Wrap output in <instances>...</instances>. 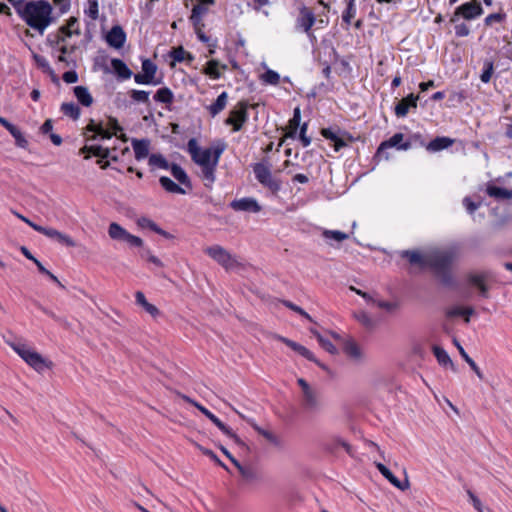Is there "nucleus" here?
Wrapping results in <instances>:
<instances>
[{
    "mask_svg": "<svg viewBox=\"0 0 512 512\" xmlns=\"http://www.w3.org/2000/svg\"><path fill=\"white\" fill-rule=\"evenodd\" d=\"M343 351L350 359L354 361H361L364 357L360 346L354 340H347L344 343Z\"/></svg>",
    "mask_w": 512,
    "mask_h": 512,
    "instance_id": "6ab92c4d",
    "label": "nucleus"
},
{
    "mask_svg": "<svg viewBox=\"0 0 512 512\" xmlns=\"http://www.w3.org/2000/svg\"><path fill=\"white\" fill-rule=\"evenodd\" d=\"M129 94L135 102L149 103V92L147 91L132 89Z\"/></svg>",
    "mask_w": 512,
    "mask_h": 512,
    "instance_id": "603ef678",
    "label": "nucleus"
},
{
    "mask_svg": "<svg viewBox=\"0 0 512 512\" xmlns=\"http://www.w3.org/2000/svg\"><path fill=\"white\" fill-rule=\"evenodd\" d=\"M253 172L257 181L261 183L271 173V170L269 165L259 162L253 165Z\"/></svg>",
    "mask_w": 512,
    "mask_h": 512,
    "instance_id": "58836bf2",
    "label": "nucleus"
},
{
    "mask_svg": "<svg viewBox=\"0 0 512 512\" xmlns=\"http://www.w3.org/2000/svg\"><path fill=\"white\" fill-rule=\"evenodd\" d=\"M378 471L395 487L404 491L409 487V482L405 479L400 481L384 464L375 462Z\"/></svg>",
    "mask_w": 512,
    "mask_h": 512,
    "instance_id": "dca6fc26",
    "label": "nucleus"
},
{
    "mask_svg": "<svg viewBox=\"0 0 512 512\" xmlns=\"http://www.w3.org/2000/svg\"><path fill=\"white\" fill-rule=\"evenodd\" d=\"M61 111L73 120H77L80 117V108L73 102L63 103Z\"/></svg>",
    "mask_w": 512,
    "mask_h": 512,
    "instance_id": "a19ab883",
    "label": "nucleus"
},
{
    "mask_svg": "<svg viewBox=\"0 0 512 512\" xmlns=\"http://www.w3.org/2000/svg\"><path fill=\"white\" fill-rule=\"evenodd\" d=\"M303 406L308 411H316L320 408L318 394L314 389L303 393Z\"/></svg>",
    "mask_w": 512,
    "mask_h": 512,
    "instance_id": "aec40b11",
    "label": "nucleus"
},
{
    "mask_svg": "<svg viewBox=\"0 0 512 512\" xmlns=\"http://www.w3.org/2000/svg\"><path fill=\"white\" fill-rule=\"evenodd\" d=\"M13 5L22 20L41 35L54 22L52 5L46 0L28 2L20 0Z\"/></svg>",
    "mask_w": 512,
    "mask_h": 512,
    "instance_id": "f257e3e1",
    "label": "nucleus"
},
{
    "mask_svg": "<svg viewBox=\"0 0 512 512\" xmlns=\"http://www.w3.org/2000/svg\"><path fill=\"white\" fill-rule=\"evenodd\" d=\"M400 255L402 258L407 259L412 265H417L420 268L427 267L428 255H423L415 250H404Z\"/></svg>",
    "mask_w": 512,
    "mask_h": 512,
    "instance_id": "f3484780",
    "label": "nucleus"
},
{
    "mask_svg": "<svg viewBox=\"0 0 512 512\" xmlns=\"http://www.w3.org/2000/svg\"><path fill=\"white\" fill-rule=\"evenodd\" d=\"M85 14L92 20H97L99 17V4L98 0H88Z\"/></svg>",
    "mask_w": 512,
    "mask_h": 512,
    "instance_id": "c03bdc74",
    "label": "nucleus"
},
{
    "mask_svg": "<svg viewBox=\"0 0 512 512\" xmlns=\"http://www.w3.org/2000/svg\"><path fill=\"white\" fill-rule=\"evenodd\" d=\"M132 147L134 150L136 160L140 161L145 159L146 157L149 158L150 141L148 139H133Z\"/></svg>",
    "mask_w": 512,
    "mask_h": 512,
    "instance_id": "a211bd4d",
    "label": "nucleus"
},
{
    "mask_svg": "<svg viewBox=\"0 0 512 512\" xmlns=\"http://www.w3.org/2000/svg\"><path fill=\"white\" fill-rule=\"evenodd\" d=\"M154 100L159 103L170 105L174 101V94L168 87H162L154 94Z\"/></svg>",
    "mask_w": 512,
    "mask_h": 512,
    "instance_id": "2f4dec72",
    "label": "nucleus"
},
{
    "mask_svg": "<svg viewBox=\"0 0 512 512\" xmlns=\"http://www.w3.org/2000/svg\"><path fill=\"white\" fill-rule=\"evenodd\" d=\"M214 2H215L214 0H199L198 4H196L193 7L192 13H194L195 16L196 15L203 16L208 11L207 6L214 4Z\"/></svg>",
    "mask_w": 512,
    "mask_h": 512,
    "instance_id": "3c124183",
    "label": "nucleus"
},
{
    "mask_svg": "<svg viewBox=\"0 0 512 512\" xmlns=\"http://www.w3.org/2000/svg\"><path fill=\"white\" fill-rule=\"evenodd\" d=\"M251 425L260 435H262L270 443H272L276 446H278L280 444L278 437L275 436L272 432L262 429L255 423H251Z\"/></svg>",
    "mask_w": 512,
    "mask_h": 512,
    "instance_id": "09e8293b",
    "label": "nucleus"
},
{
    "mask_svg": "<svg viewBox=\"0 0 512 512\" xmlns=\"http://www.w3.org/2000/svg\"><path fill=\"white\" fill-rule=\"evenodd\" d=\"M106 41L111 47L120 49L125 44L126 33L121 26H113L106 35Z\"/></svg>",
    "mask_w": 512,
    "mask_h": 512,
    "instance_id": "2eb2a0df",
    "label": "nucleus"
},
{
    "mask_svg": "<svg viewBox=\"0 0 512 512\" xmlns=\"http://www.w3.org/2000/svg\"><path fill=\"white\" fill-rule=\"evenodd\" d=\"M356 14V4L354 0H347L346 9L342 13V21L349 26L351 24V20L354 18Z\"/></svg>",
    "mask_w": 512,
    "mask_h": 512,
    "instance_id": "ea45409f",
    "label": "nucleus"
},
{
    "mask_svg": "<svg viewBox=\"0 0 512 512\" xmlns=\"http://www.w3.org/2000/svg\"><path fill=\"white\" fill-rule=\"evenodd\" d=\"M433 354L436 357L438 363L444 367L450 366L453 371H456L455 365L451 360L448 353L439 346L433 347Z\"/></svg>",
    "mask_w": 512,
    "mask_h": 512,
    "instance_id": "c85d7f7f",
    "label": "nucleus"
},
{
    "mask_svg": "<svg viewBox=\"0 0 512 512\" xmlns=\"http://www.w3.org/2000/svg\"><path fill=\"white\" fill-rule=\"evenodd\" d=\"M170 56L176 62H182L185 59L192 61L194 59V57L189 52H186L184 48L181 46L178 48H174L170 52Z\"/></svg>",
    "mask_w": 512,
    "mask_h": 512,
    "instance_id": "37998d69",
    "label": "nucleus"
},
{
    "mask_svg": "<svg viewBox=\"0 0 512 512\" xmlns=\"http://www.w3.org/2000/svg\"><path fill=\"white\" fill-rule=\"evenodd\" d=\"M92 153L94 156L100 157L102 159H106L110 157V150L108 148H104L100 145L94 146H84L80 149V153Z\"/></svg>",
    "mask_w": 512,
    "mask_h": 512,
    "instance_id": "f704fd0d",
    "label": "nucleus"
},
{
    "mask_svg": "<svg viewBox=\"0 0 512 512\" xmlns=\"http://www.w3.org/2000/svg\"><path fill=\"white\" fill-rule=\"evenodd\" d=\"M187 150L194 163L199 165L202 170V178L210 186L215 181L216 167L213 165L212 150L211 148L201 149L195 138H191L187 143Z\"/></svg>",
    "mask_w": 512,
    "mask_h": 512,
    "instance_id": "7ed1b4c3",
    "label": "nucleus"
},
{
    "mask_svg": "<svg viewBox=\"0 0 512 512\" xmlns=\"http://www.w3.org/2000/svg\"><path fill=\"white\" fill-rule=\"evenodd\" d=\"M148 165L151 171H154L155 169L168 170L171 166L168 160L160 153L150 154L148 158Z\"/></svg>",
    "mask_w": 512,
    "mask_h": 512,
    "instance_id": "4be33fe9",
    "label": "nucleus"
},
{
    "mask_svg": "<svg viewBox=\"0 0 512 512\" xmlns=\"http://www.w3.org/2000/svg\"><path fill=\"white\" fill-rule=\"evenodd\" d=\"M356 320L361 323L367 329H372L375 326V322L365 311L355 313Z\"/></svg>",
    "mask_w": 512,
    "mask_h": 512,
    "instance_id": "de8ad7c7",
    "label": "nucleus"
},
{
    "mask_svg": "<svg viewBox=\"0 0 512 512\" xmlns=\"http://www.w3.org/2000/svg\"><path fill=\"white\" fill-rule=\"evenodd\" d=\"M338 446L343 447L348 454H352L351 445L341 438H335L332 444H326L325 449L333 452Z\"/></svg>",
    "mask_w": 512,
    "mask_h": 512,
    "instance_id": "a18cd8bd",
    "label": "nucleus"
},
{
    "mask_svg": "<svg viewBox=\"0 0 512 512\" xmlns=\"http://www.w3.org/2000/svg\"><path fill=\"white\" fill-rule=\"evenodd\" d=\"M135 301L137 305L141 306L152 317L155 318L160 314L159 309L155 305L149 303L141 291H137L135 293Z\"/></svg>",
    "mask_w": 512,
    "mask_h": 512,
    "instance_id": "5701e85b",
    "label": "nucleus"
},
{
    "mask_svg": "<svg viewBox=\"0 0 512 512\" xmlns=\"http://www.w3.org/2000/svg\"><path fill=\"white\" fill-rule=\"evenodd\" d=\"M404 135L402 133H395L388 140L383 141L378 147L377 153L381 154L387 148H397L398 150H408L411 148L410 142H403Z\"/></svg>",
    "mask_w": 512,
    "mask_h": 512,
    "instance_id": "ddd939ff",
    "label": "nucleus"
},
{
    "mask_svg": "<svg viewBox=\"0 0 512 512\" xmlns=\"http://www.w3.org/2000/svg\"><path fill=\"white\" fill-rule=\"evenodd\" d=\"M138 225L142 228H149L150 230L154 231L155 233L162 235L164 237H168L169 234L161 229L154 221H152L149 218L142 217L138 219Z\"/></svg>",
    "mask_w": 512,
    "mask_h": 512,
    "instance_id": "4c0bfd02",
    "label": "nucleus"
},
{
    "mask_svg": "<svg viewBox=\"0 0 512 512\" xmlns=\"http://www.w3.org/2000/svg\"><path fill=\"white\" fill-rule=\"evenodd\" d=\"M321 135L327 140H330L331 142L338 140L339 137L338 133L333 131L331 128H323L321 130Z\"/></svg>",
    "mask_w": 512,
    "mask_h": 512,
    "instance_id": "774afa93",
    "label": "nucleus"
},
{
    "mask_svg": "<svg viewBox=\"0 0 512 512\" xmlns=\"http://www.w3.org/2000/svg\"><path fill=\"white\" fill-rule=\"evenodd\" d=\"M124 242L127 243L131 247H142L143 246V240L140 237L132 235L130 233H128Z\"/></svg>",
    "mask_w": 512,
    "mask_h": 512,
    "instance_id": "0e129e2a",
    "label": "nucleus"
},
{
    "mask_svg": "<svg viewBox=\"0 0 512 512\" xmlns=\"http://www.w3.org/2000/svg\"><path fill=\"white\" fill-rule=\"evenodd\" d=\"M248 120V103L238 102L230 111V116L225 120L226 125H232L234 132L240 131Z\"/></svg>",
    "mask_w": 512,
    "mask_h": 512,
    "instance_id": "6e6552de",
    "label": "nucleus"
},
{
    "mask_svg": "<svg viewBox=\"0 0 512 512\" xmlns=\"http://www.w3.org/2000/svg\"><path fill=\"white\" fill-rule=\"evenodd\" d=\"M283 305L287 308H289L290 310L298 313L299 315L303 316L304 318H306L308 321L310 322H314L313 318L307 313L305 312L301 307L297 306L296 304H294L293 302L289 301V300H283L282 301Z\"/></svg>",
    "mask_w": 512,
    "mask_h": 512,
    "instance_id": "864d4df0",
    "label": "nucleus"
},
{
    "mask_svg": "<svg viewBox=\"0 0 512 512\" xmlns=\"http://www.w3.org/2000/svg\"><path fill=\"white\" fill-rule=\"evenodd\" d=\"M142 71L153 80L157 71V66L151 60L145 59L142 62Z\"/></svg>",
    "mask_w": 512,
    "mask_h": 512,
    "instance_id": "6e6d98bb",
    "label": "nucleus"
},
{
    "mask_svg": "<svg viewBox=\"0 0 512 512\" xmlns=\"http://www.w3.org/2000/svg\"><path fill=\"white\" fill-rule=\"evenodd\" d=\"M417 101H418V96H415L414 94H410L407 97L401 99L395 105V109H394L395 115L398 118L406 117L411 108H413V109L417 108Z\"/></svg>",
    "mask_w": 512,
    "mask_h": 512,
    "instance_id": "4468645a",
    "label": "nucleus"
},
{
    "mask_svg": "<svg viewBox=\"0 0 512 512\" xmlns=\"http://www.w3.org/2000/svg\"><path fill=\"white\" fill-rule=\"evenodd\" d=\"M490 278V272L482 271V272H472L467 275V282L476 287L479 290V293L482 297H489V287L486 282Z\"/></svg>",
    "mask_w": 512,
    "mask_h": 512,
    "instance_id": "9d476101",
    "label": "nucleus"
},
{
    "mask_svg": "<svg viewBox=\"0 0 512 512\" xmlns=\"http://www.w3.org/2000/svg\"><path fill=\"white\" fill-rule=\"evenodd\" d=\"M260 184L268 188L272 193H277L281 189V181L274 178L272 173H270Z\"/></svg>",
    "mask_w": 512,
    "mask_h": 512,
    "instance_id": "79ce46f5",
    "label": "nucleus"
},
{
    "mask_svg": "<svg viewBox=\"0 0 512 512\" xmlns=\"http://www.w3.org/2000/svg\"><path fill=\"white\" fill-rule=\"evenodd\" d=\"M486 193L497 201L512 199V191L495 185H488Z\"/></svg>",
    "mask_w": 512,
    "mask_h": 512,
    "instance_id": "412c9836",
    "label": "nucleus"
},
{
    "mask_svg": "<svg viewBox=\"0 0 512 512\" xmlns=\"http://www.w3.org/2000/svg\"><path fill=\"white\" fill-rule=\"evenodd\" d=\"M494 72V63L491 60H486L484 62L483 71L480 75V79L483 83H488L491 80L492 74Z\"/></svg>",
    "mask_w": 512,
    "mask_h": 512,
    "instance_id": "49530a36",
    "label": "nucleus"
},
{
    "mask_svg": "<svg viewBox=\"0 0 512 512\" xmlns=\"http://www.w3.org/2000/svg\"><path fill=\"white\" fill-rule=\"evenodd\" d=\"M111 66L117 76L121 79L126 80L132 76V71L121 59L113 58L111 60Z\"/></svg>",
    "mask_w": 512,
    "mask_h": 512,
    "instance_id": "393cba45",
    "label": "nucleus"
},
{
    "mask_svg": "<svg viewBox=\"0 0 512 512\" xmlns=\"http://www.w3.org/2000/svg\"><path fill=\"white\" fill-rule=\"evenodd\" d=\"M220 67L222 69L227 68L226 65H220L219 61L212 59L207 62L204 73L212 79H219L221 77Z\"/></svg>",
    "mask_w": 512,
    "mask_h": 512,
    "instance_id": "473e14b6",
    "label": "nucleus"
},
{
    "mask_svg": "<svg viewBox=\"0 0 512 512\" xmlns=\"http://www.w3.org/2000/svg\"><path fill=\"white\" fill-rule=\"evenodd\" d=\"M473 314L474 309L472 307H454L447 312L449 317L463 316L466 323L470 321V316Z\"/></svg>",
    "mask_w": 512,
    "mask_h": 512,
    "instance_id": "e433bc0d",
    "label": "nucleus"
},
{
    "mask_svg": "<svg viewBox=\"0 0 512 512\" xmlns=\"http://www.w3.org/2000/svg\"><path fill=\"white\" fill-rule=\"evenodd\" d=\"M316 22V16L311 8L305 5L298 8V15L295 20L296 31L305 33L309 38H314L312 27Z\"/></svg>",
    "mask_w": 512,
    "mask_h": 512,
    "instance_id": "423d86ee",
    "label": "nucleus"
},
{
    "mask_svg": "<svg viewBox=\"0 0 512 512\" xmlns=\"http://www.w3.org/2000/svg\"><path fill=\"white\" fill-rule=\"evenodd\" d=\"M226 149V144L224 142H220L215 147L211 148L212 150V159H213V165L217 168V165L219 163L220 157L224 150Z\"/></svg>",
    "mask_w": 512,
    "mask_h": 512,
    "instance_id": "4d7b16f0",
    "label": "nucleus"
},
{
    "mask_svg": "<svg viewBox=\"0 0 512 512\" xmlns=\"http://www.w3.org/2000/svg\"><path fill=\"white\" fill-rule=\"evenodd\" d=\"M184 399L193 404L201 413H203L213 424H215L226 436L231 438L236 445L239 447L248 449L246 444L232 431L230 427L224 424L218 417H216L213 413H211L207 408L202 406L201 404L195 402L187 396H184Z\"/></svg>",
    "mask_w": 512,
    "mask_h": 512,
    "instance_id": "39448f33",
    "label": "nucleus"
},
{
    "mask_svg": "<svg viewBox=\"0 0 512 512\" xmlns=\"http://www.w3.org/2000/svg\"><path fill=\"white\" fill-rule=\"evenodd\" d=\"M322 236L327 241L333 240L338 243H340L344 240H347L349 238V234H347V233H344L339 230H328V229L323 230Z\"/></svg>",
    "mask_w": 512,
    "mask_h": 512,
    "instance_id": "c9c22d12",
    "label": "nucleus"
},
{
    "mask_svg": "<svg viewBox=\"0 0 512 512\" xmlns=\"http://www.w3.org/2000/svg\"><path fill=\"white\" fill-rule=\"evenodd\" d=\"M453 343L454 345L457 347L461 357L465 360V362L470 366V368L475 372V374L478 376L479 379H483L484 376H483V373L481 372V370L479 369V367L477 366V364L475 363V361L466 353V351L464 350V348L461 346V344L459 343V341L454 338L453 339Z\"/></svg>",
    "mask_w": 512,
    "mask_h": 512,
    "instance_id": "a878e982",
    "label": "nucleus"
},
{
    "mask_svg": "<svg viewBox=\"0 0 512 512\" xmlns=\"http://www.w3.org/2000/svg\"><path fill=\"white\" fill-rule=\"evenodd\" d=\"M453 144V140L449 137H436L427 145V150L432 152L441 151L447 149Z\"/></svg>",
    "mask_w": 512,
    "mask_h": 512,
    "instance_id": "c756f323",
    "label": "nucleus"
},
{
    "mask_svg": "<svg viewBox=\"0 0 512 512\" xmlns=\"http://www.w3.org/2000/svg\"><path fill=\"white\" fill-rule=\"evenodd\" d=\"M10 347L34 370L42 372L50 367L51 362L42 357L41 354L31 349L22 342H11Z\"/></svg>",
    "mask_w": 512,
    "mask_h": 512,
    "instance_id": "20e7f679",
    "label": "nucleus"
},
{
    "mask_svg": "<svg viewBox=\"0 0 512 512\" xmlns=\"http://www.w3.org/2000/svg\"><path fill=\"white\" fill-rule=\"evenodd\" d=\"M35 264L39 270L40 273L48 276L53 282H55L57 285H59L60 287L64 288V286L62 285V283L58 280V278L53 274L51 273L49 270H47L43 265L42 263L39 261V260H35Z\"/></svg>",
    "mask_w": 512,
    "mask_h": 512,
    "instance_id": "bf43d9fd",
    "label": "nucleus"
},
{
    "mask_svg": "<svg viewBox=\"0 0 512 512\" xmlns=\"http://www.w3.org/2000/svg\"><path fill=\"white\" fill-rule=\"evenodd\" d=\"M172 176L182 185L192 188L191 181L185 170L178 164H171L170 168Z\"/></svg>",
    "mask_w": 512,
    "mask_h": 512,
    "instance_id": "bb28decb",
    "label": "nucleus"
},
{
    "mask_svg": "<svg viewBox=\"0 0 512 512\" xmlns=\"http://www.w3.org/2000/svg\"><path fill=\"white\" fill-rule=\"evenodd\" d=\"M300 118L292 117L289 120V131L286 134V137L294 139L296 137L297 129L300 126Z\"/></svg>",
    "mask_w": 512,
    "mask_h": 512,
    "instance_id": "13d9d810",
    "label": "nucleus"
},
{
    "mask_svg": "<svg viewBox=\"0 0 512 512\" xmlns=\"http://www.w3.org/2000/svg\"><path fill=\"white\" fill-rule=\"evenodd\" d=\"M74 95L77 98L78 102L83 106L89 107L93 103V97L90 94L87 87L84 86H76L74 87Z\"/></svg>",
    "mask_w": 512,
    "mask_h": 512,
    "instance_id": "cd10ccee",
    "label": "nucleus"
},
{
    "mask_svg": "<svg viewBox=\"0 0 512 512\" xmlns=\"http://www.w3.org/2000/svg\"><path fill=\"white\" fill-rule=\"evenodd\" d=\"M55 241L65 245L67 247L76 246L75 241L71 237H69L68 235H66L64 233H61L60 231H59V236H56Z\"/></svg>",
    "mask_w": 512,
    "mask_h": 512,
    "instance_id": "680f3d73",
    "label": "nucleus"
},
{
    "mask_svg": "<svg viewBox=\"0 0 512 512\" xmlns=\"http://www.w3.org/2000/svg\"><path fill=\"white\" fill-rule=\"evenodd\" d=\"M230 207L234 211L252 212L259 213L261 206L256 199L251 197H244L241 199H235L230 203Z\"/></svg>",
    "mask_w": 512,
    "mask_h": 512,
    "instance_id": "f8f14e48",
    "label": "nucleus"
},
{
    "mask_svg": "<svg viewBox=\"0 0 512 512\" xmlns=\"http://www.w3.org/2000/svg\"><path fill=\"white\" fill-rule=\"evenodd\" d=\"M463 205L467 212L472 215L479 208L480 203H475L471 200L470 197H465L463 199Z\"/></svg>",
    "mask_w": 512,
    "mask_h": 512,
    "instance_id": "69168bd1",
    "label": "nucleus"
},
{
    "mask_svg": "<svg viewBox=\"0 0 512 512\" xmlns=\"http://www.w3.org/2000/svg\"><path fill=\"white\" fill-rule=\"evenodd\" d=\"M33 59H34L36 65L39 68H41L44 72L54 75L53 69L51 68L48 60L44 56L39 55V54H34Z\"/></svg>",
    "mask_w": 512,
    "mask_h": 512,
    "instance_id": "8fccbe9b",
    "label": "nucleus"
},
{
    "mask_svg": "<svg viewBox=\"0 0 512 512\" xmlns=\"http://www.w3.org/2000/svg\"><path fill=\"white\" fill-rule=\"evenodd\" d=\"M455 34L457 37H466L469 35L470 33V29L468 27V25H466L465 23H455Z\"/></svg>",
    "mask_w": 512,
    "mask_h": 512,
    "instance_id": "e2e57ef3",
    "label": "nucleus"
},
{
    "mask_svg": "<svg viewBox=\"0 0 512 512\" xmlns=\"http://www.w3.org/2000/svg\"><path fill=\"white\" fill-rule=\"evenodd\" d=\"M262 80L271 85H278L280 81V75L271 69H268L263 75Z\"/></svg>",
    "mask_w": 512,
    "mask_h": 512,
    "instance_id": "5fc2aeb1",
    "label": "nucleus"
},
{
    "mask_svg": "<svg viewBox=\"0 0 512 512\" xmlns=\"http://www.w3.org/2000/svg\"><path fill=\"white\" fill-rule=\"evenodd\" d=\"M128 231L116 222H112L108 228L109 237L117 241H125Z\"/></svg>",
    "mask_w": 512,
    "mask_h": 512,
    "instance_id": "7c9ffc66",
    "label": "nucleus"
},
{
    "mask_svg": "<svg viewBox=\"0 0 512 512\" xmlns=\"http://www.w3.org/2000/svg\"><path fill=\"white\" fill-rule=\"evenodd\" d=\"M506 15L504 13H493L488 15L484 22L486 25H491L494 22H502L505 19Z\"/></svg>",
    "mask_w": 512,
    "mask_h": 512,
    "instance_id": "338daca9",
    "label": "nucleus"
},
{
    "mask_svg": "<svg viewBox=\"0 0 512 512\" xmlns=\"http://www.w3.org/2000/svg\"><path fill=\"white\" fill-rule=\"evenodd\" d=\"M161 186L169 193L185 194V190L167 176H161L159 179Z\"/></svg>",
    "mask_w": 512,
    "mask_h": 512,
    "instance_id": "72a5a7b5",
    "label": "nucleus"
},
{
    "mask_svg": "<svg viewBox=\"0 0 512 512\" xmlns=\"http://www.w3.org/2000/svg\"><path fill=\"white\" fill-rule=\"evenodd\" d=\"M318 342H319L320 346L323 349H325L327 352H329L330 354L337 353L336 347L330 340L324 338L323 336H318Z\"/></svg>",
    "mask_w": 512,
    "mask_h": 512,
    "instance_id": "052dcab7",
    "label": "nucleus"
},
{
    "mask_svg": "<svg viewBox=\"0 0 512 512\" xmlns=\"http://www.w3.org/2000/svg\"><path fill=\"white\" fill-rule=\"evenodd\" d=\"M277 338H278V340L283 342L285 345H287L289 348H291L296 353L300 354L307 360L316 363L322 369L327 370V367L324 364H322L321 362H319L316 359V357L314 356V354L310 350H308L305 346H303L295 341H292L286 337H283V336H278Z\"/></svg>",
    "mask_w": 512,
    "mask_h": 512,
    "instance_id": "9b49d317",
    "label": "nucleus"
},
{
    "mask_svg": "<svg viewBox=\"0 0 512 512\" xmlns=\"http://www.w3.org/2000/svg\"><path fill=\"white\" fill-rule=\"evenodd\" d=\"M205 253L225 269H233L238 266L237 260L222 246L214 245L207 247Z\"/></svg>",
    "mask_w": 512,
    "mask_h": 512,
    "instance_id": "1a4fd4ad",
    "label": "nucleus"
},
{
    "mask_svg": "<svg viewBox=\"0 0 512 512\" xmlns=\"http://www.w3.org/2000/svg\"><path fill=\"white\" fill-rule=\"evenodd\" d=\"M227 102H228V94L227 92H222L218 97L217 99L215 100V102H213L211 105H209L207 107L210 115L212 117H215L216 115H218L220 112H222L226 105H227Z\"/></svg>",
    "mask_w": 512,
    "mask_h": 512,
    "instance_id": "b1692460",
    "label": "nucleus"
},
{
    "mask_svg": "<svg viewBox=\"0 0 512 512\" xmlns=\"http://www.w3.org/2000/svg\"><path fill=\"white\" fill-rule=\"evenodd\" d=\"M482 13L483 9L480 3L477 0H472L457 7L450 18V22L457 23L461 17L466 20H472L482 15Z\"/></svg>",
    "mask_w": 512,
    "mask_h": 512,
    "instance_id": "0eeeda50",
    "label": "nucleus"
},
{
    "mask_svg": "<svg viewBox=\"0 0 512 512\" xmlns=\"http://www.w3.org/2000/svg\"><path fill=\"white\" fill-rule=\"evenodd\" d=\"M459 255V248L456 246L439 250L428 255L427 267L431 268L440 280L447 287L454 284L450 267Z\"/></svg>",
    "mask_w": 512,
    "mask_h": 512,
    "instance_id": "f03ea898",
    "label": "nucleus"
}]
</instances>
